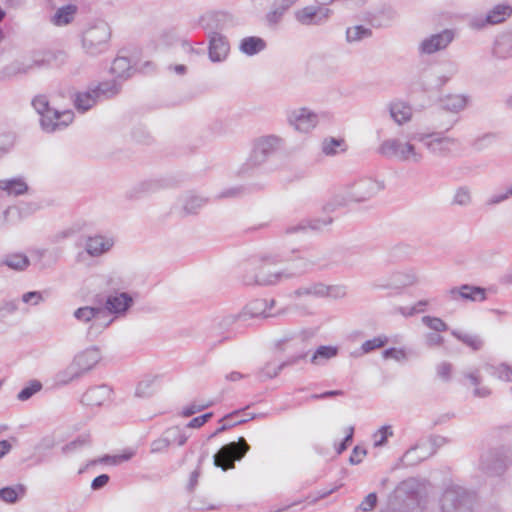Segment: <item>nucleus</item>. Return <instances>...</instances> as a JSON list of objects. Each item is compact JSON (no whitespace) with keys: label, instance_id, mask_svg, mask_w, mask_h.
Listing matches in <instances>:
<instances>
[{"label":"nucleus","instance_id":"1","mask_svg":"<svg viewBox=\"0 0 512 512\" xmlns=\"http://www.w3.org/2000/svg\"><path fill=\"white\" fill-rule=\"evenodd\" d=\"M273 305L274 300L268 301L266 299H255L245 306L239 317H270L271 314L268 313V310L271 309ZM237 319L238 316L235 315H227L214 319L207 331V346L210 349H214L225 341L232 339L230 328Z\"/></svg>","mask_w":512,"mask_h":512},{"label":"nucleus","instance_id":"2","mask_svg":"<svg viewBox=\"0 0 512 512\" xmlns=\"http://www.w3.org/2000/svg\"><path fill=\"white\" fill-rule=\"evenodd\" d=\"M264 262L276 264L279 262V259L271 255H262L259 258H252L250 262L245 265L241 276V281L244 285L270 286L279 283L283 279H290L298 275V273L288 270L264 274L262 272ZM300 273L301 272H299V274Z\"/></svg>","mask_w":512,"mask_h":512},{"label":"nucleus","instance_id":"3","mask_svg":"<svg viewBox=\"0 0 512 512\" xmlns=\"http://www.w3.org/2000/svg\"><path fill=\"white\" fill-rule=\"evenodd\" d=\"M32 106L40 115V125L43 131L53 133L65 129L74 119L70 110L58 111L50 107L45 95H37L32 100Z\"/></svg>","mask_w":512,"mask_h":512},{"label":"nucleus","instance_id":"4","mask_svg":"<svg viewBox=\"0 0 512 512\" xmlns=\"http://www.w3.org/2000/svg\"><path fill=\"white\" fill-rule=\"evenodd\" d=\"M73 316L78 322L87 325L86 338L89 341L95 340L114 321V317L106 315V310L102 306L79 307Z\"/></svg>","mask_w":512,"mask_h":512},{"label":"nucleus","instance_id":"5","mask_svg":"<svg viewBox=\"0 0 512 512\" xmlns=\"http://www.w3.org/2000/svg\"><path fill=\"white\" fill-rule=\"evenodd\" d=\"M473 493L458 484H448L439 499L440 512H473Z\"/></svg>","mask_w":512,"mask_h":512},{"label":"nucleus","instance_id":"6","mask_svg":"<svg viewBox=\"0 0 512 512\" xmlns=\"http://www.w3.org/2000/svg\"><path fill=\"white\" fill-rule=\"evenodd\" d=\"M512 466V450L505 446L485 451L479 461L480 470L491 477H501Z\"/></svg>","mask_w":512,"mask_h":512},{"label":"nucleus","instance_id":"7","mask_svg":"<svg viewBox=\"0 0 512 512\" xmlns=\"http://www.w3.org/2000/svg\"><path fill=\"white\" fill-rule=\"evenodd\" d=\"M384 186L372 179V178H361L353 183L347 184L341 195L342 200L338 201L340 205H345L349 202H363L381 191Z\"/></svg>","mask_w":512,"mask_h":512},{"label":"nucleus","instance_id":"8","mask_svg":"<svg viewBox=\"0 0 512 512\" xmlns=\"http://www.w3.org/2000/svg\"><path fill=\"white\" fill-rule=\"evenodd\" d=\"M378 154L385 158H397L399 161H413L419 163L423 155L416 151V148L410 142H401L397 138L384 140L377 149Z\"/></svg>","mask_w":512,"mask_h":512},{"label":"nucleus","instance_id":"9","mask_svg":"<svg viewBox=\"0 0 512 512\" xmlns=\"http://www.w3.org/2000/svg\"><path fill=\"white\" fill-rule=\"evenodd\" d=\"M280 144L281 139L274 135L256 140L247 161L243 165V170L247 171L264 164L279 149Z\"/></svg>","mask_w":512,"mask_h":512},{"label":"nucleus","instance_id":"10","mask_svg":"<svg viewBox=\"0 0 512 512\" xmlns=\"http://www.w3.org/2000/svg\"><path fill=\"white\" fill-rule=\"evenodd\" d=\"M250 446L244 437H240L238 441L230 442L220 448L214 455V465L220 467L223 471L233 469L235 461H240L249 451Z\"/></svg>","mask_w":512,"mask_h":512},{"label":"nucleus","instance_id":"11","mask_svg":"<svg viewBox=\"0 0 512 512\" xmlns=\"http://www.w3.org/2000/svg\"><path fill=\"white\" fill-rule=\"evenodd\" d=\"M512 15V6L508 4H498L486 14H468L465 20L468 28L472 30H481L488 25L500 24L506 21Z\"/></svg>","mask_w":512,"mask_h":512},{"label":"nucleus","instance_id":"12","mask_svg":"<svg viewBox=\"0 0 512 512\" xmlns=\"http://www.w3.org/2000/svg\"><path fill=\"white\" fill-rule=\"evenodd\" d=\"M395 19V12L391 7H382L373 11L362 13L361 21L363 24L355 25V32H371L372 29L389 28Z\"/></svg>","mask_w":512,"mask_h":512},{"label":"nucleus","instance_id":"13","mask_svg":"<svg viewBox=\"0 0 512 512\" xmlns=\"http://www.w3.org/2000/svg\"><path fill=\"white\" fill-rule=\"evenodd\" d=\"M50 62L49 58H35L33 60H15L5 65L0 70V80L9 81L16 77L26 75L35 68L46 66Z\"/></svg>","mask_w":512,"mask_h":512},{"label":"nucleus","instance_id":"14","mask_svg":"<svg viewBox=\"0 0 512 512\" xmlns=\"http://www.w3.org/2000/svg\"><path fill=\"white\" fill-rule=\"evenodd\" d=\"M287 120L297 131L308 133L318 123V116L305 107L293 109L287 112Z\"/></svg>","mask_w":512,"mask_h":512},{"label":"nucleus","instance_id":"15","mask_svg":"<svg viewBox=\"0 0 512 512\" xmlns=\"http://www.w3.org/2000/svg\"><path fill=\"white\" fill-rule=\"evenodd\" d=\"M414 139L423 143L425 147L434 155L446 156L455 141L449 137H443L439 133H421L414 136Z\"/></svg>","mask_w":512,"mask_h":512},{"label":"nucleus","instance_id":"16","mask_svg":"<svg viewBox=\"0 0 512 512\" xmlns=\"http://www.w3.org/2000/svg\"><path fill=\"white\" fill-rule=\"evenodd\" d=\"M235 23L234 17L227 12H208L199 20L200 28L208 32H217L225 29L233 28Z\"/></svg>","mask_w":512,"mask_h":512},{"label":"nucleus","instance_id":"17","mask_svg":"<svg viewBox=\"0 0 512 512\" xmlns=\"http://www.w3.org/2000/svg\"><path fill=\"white\" fill-rule=\"evenodd\" d=\"M331 13L326 6H307L295 11V18L304 25H320L327 21Z\"/></svg>","mask_w":512,"mask_h":512},{"label":"nucleus","instance_id":"18","mask_svg":"<svg viewBox=\"0 0 512 512\" xmlns=\"http://www.w3.org/2000/svg\"><path fill=\"white\" fill-rule=\"evenodd\" d=\"M110 34H82L81 44L86 54L97 56L109 48Z\"/></svg>","mask_w":512,"mask_h":512},{"label":"nucleus","instance_id":"19","mask_svg":"<svg viewBox=\"0 0 512 512\" xmlns=\"http://www.w3.org/2000/svg\"><path fill=\"white\" fill-rule=\"evenodd\" d=\"M453 300H466L473 302H483L486 300V290L482 287L464 284L460 287H453L448 291Z\"/></svg>","mask_w":512,"mask_h":512},{"label":"nucleus","instance_id":"20","mask_svg":"<svg viewBox=\"0 0 512 512\" xmlns=\"http://www.w3.org/2000/svg\"><path fill=\"white\" fill-rule=\"evenodd\" d=\"M101 359L102 354L97 346L89 347L76 354L73 358L84 375L94 369Z\"/></svg>","mask_w":512,"mask_h":512},{"label":"nucleus","instance_id":"21","mask_svg":"<svg viewBox=\"0 0 512 512\" xmlns=\"http://www.w3.org/2000/svg\"><path fill=\"white\" fill-rule=\"evenodd\" d=\"M455 34H431L425 38L419 46L422 54H433L445 49L453 40Z\"/></svg>","mask_w":512,"mask_h":512},{"label":"nucleus","instance_id":"22","mask_svg":"<svg viewBox=\"0 0 512 512\" xmlns=\"http://www.w3.org/2000/svg\"><path fill=\"white\" fill-rule=\"evenodd\" d=\"M91 87L94 91V97L98 102H102L117 96L122 90L123 83L117 79H112L93 84Z\"/></svg>","mask_w":512,"mask_h":512},{"label":"nucleus","instance_id":"23","mask_svg":"<svg viewBox=\"0 0 512 512\" xmlns=\"http://www.w3.org/2000/svg\"><path fill=\"white\" fill-rule=\"evenodd\" d=\"M112 389L103 384L90 387L82 396L81 402L87 406H101L110 399Z\"/></svg>","mask_w":512,"mask_h":512},{"label":"nucleus","instance_id":"24","mask_svg":"<svg viewBox=\"0 0 512 512\" xmlns=\"http://www.w3.org/2000/svg\"><path fill=\"white\" fill-rule=\"evenodd\" d=\"M230 50L227 38L223 34H213L209 41V58L212 62L226 59Z\"/></svg>","mask_w":512,"mask_h":512},{"label":"nucleus","instance_id":"25","mask_svg":"<svg viewBox=\"0 0 512 512\" xmlns=\"http://www.w3.org/2000/svg\"><path fill=\"white\" fill-rule=\"evenodd\" d=\"M106 310V315L111 317V314L123 313L128 309V293H114L110 294L105 301L103 307Z\"/></svg>","mask_w":512,"mask_h":512},{"label":"nucleus","instance_id":"26","mask_svg":"<svg viewBox=\"0 0 512 512\" xmlns=\"http://www.w3.org/2000/svg\"><path fill=\"white\" fill-rule=\"evenodd\" d=\"M492 54L498 59L512 57V34H497L493 41Z\"/></svg>","mask_w":512,"mask_h":512},{"label":"nucleus","instance_id":"27","mask_svg":"<svg viewBox=\"0 0 512 512\" xmlns=\"http://www.w3.org/2000/svg\"><path fill=\"white\" fill-rule=\"evenodd\" d=\"M29 187L23 177H15L0 180V190L8 196H21L28 191Z\"/></svg>","mask_w":512,"mask_h":512},{"label":"nucleus","instance_id":"28","mask_svg":"<svg viewBox=\"0 0 512 512\" xmlns=\"http://www.w3.org/2000/svg\"><path fill=\"white\" fill-rule=\"evenodd\" d=\"M128 51L122 49L119 51L118 56L113 60L112 65L110 67V73L115 76L114 79L119 81H124L127 79L128 75Z\"/></svg>","mask_w":512,"mask_h":512},{"label":"nucleus","instance_id":"29","mask_svg":"<svg viewBox=\"0 0 512 512\" xmlns=\"http://www.w3.org/2000/svg\"><path fill=\"white\" fill-rule=\"evenodd\" d=\"M112 245L113 243L109 239L103 236H94L87 239L85 249L89 255L95 257L107 252Z\"/></svg>","mask_w":512,"mask_h":512},{"label":"nucleus","instance_id":"30","mask_svg":"<svg viewBox=\"0 0 512 512\" xmlns=\"http://www.w3.org/2000/svg\"><path fill=\"white\" fill-rule=\"evenodd\" d=\"M30 265L29 258L22 253H12L5 255L0 260V266H7L16 271H24Z\"/></svg>","mask_w":512,"mask_h":512},{"label":"nucleus","instance_id":"31","mask_svg":"<svg viewBox=\"0 0 512 512\" xmlns=\"http://www.w3.org/2000/svg\"><path fill=\"white\" fill-rule=\"evenodd\" d=\"M157 377L146 375L136 385L135 397L148 398L157 390Z\"/></svg>","mask_w":512,"mask_h":512},{"label":"nucleus","instance_id":"32","mask_svg":"<svg viewBox=\"0 0 512 512\" xmlns=\"http://www.w3.org/2000/svg\"><path fill=\"white\" fill-rule=\"evenodd\" d=\"M83 376L84 374L80 368L77 366L75 361L72 360L67 367L57 373L56 380L60 385H67L74 380L80 379Z\"/></svg>","mask_w":512,"mask_h":512},{"label":"nucleus","instance_id":"33","mask_svg":"<svg viewBox=\"0 0 512 512\" xmlns=\"http://www.w3.org/2000/svg\"><path fill=\"white\" fill-rule=\"evenodd\" d=\"M98 103L94 91L90 86L87 91L78 92L74 97V106L80 112H86Z\"/></svg>","mask_w":512,"mask_h":512},{"label":"nucleus","instance_id":"34","mask_svg":"<svg viewBox=\"0 0 512 512\" xmlns=\"http://www.w3.org/2000/svg\"><path fill=\"white\" fill-rule=\"evenodd\" d=\"M390 115L396 123L403 124L411 119L412 108L405 102H394L390 105Z\"/></svg>","mask_w":512,"mask_h":512},{"label":"nucleus","instance_id":"35","mask_svg":"<svg viewBox=\"0 0 512 512\" xmlns=\"http://www.w3.org/2000/svg\"><path fill=\"white\" fill-rule=\"evenodd\" d=\"M332 222L331 217H326L324 219H306L302 220L298 225L296 226H289L286 228V233H296L299 231L306 230L307 228H310L312 230H319L322 227L329 225Z\"/></svg>","mask_w":512,"mask_h":512},{"label":"nucleus","instance_id":"36","mask_svg":"<svg viewBox=\"0 0 512 512\" xmlns=\"http://www.w3.org/2000/svg\"><path fill=\"white\" fill-rule=\"evenodd\" d=\"M321 149L326 156H335L347 150V144L342 138L328 137L322 141Z\"/></svg>","mask_w":512,"mask_h":512},{"label":"nucleus","instance_id":"37","mask_svg":"<svg viewBox=\"0 0 512 512\" xmlns=\"http://www.w3.org/2000/svg\"><path fill=\"white\" fill-rule=\"evenodd\" d=\"M265 47L266 42L262 38L255 36L245 37L240 43V50L249 56L263 51Z\"/></svg>","mask_w":512,"mask_h":512},{"label":"nucleus","instance_id":"38","mask_svg":"<svg viewBox=\"0 0 512 512\" xmlns=\"http://www.w3.org/2000/svg\"><path fill=\"white\" fill-rule=\"evenodd\" d=\"M440 104L444 110L457 113L465 108L467 97L464 95H447L440 100Z\"/></svg>","mask_w":512,"mask_h":512},{"label":"nucleus","instance_id":"39","mask_svg":"<svg viewBox=\"0 0 512 512\" xmlns=\"http://www.w3.org/2000/svg\"><path fill=\"white\" fill-rule=\"evenodd\" d=\"M451 334L464 345L471 348L473 351H479L484 346V341L477 334L463 333L455 329L451 331Z\"/></svg>","mask_w":512,"mask_h":512},{"label":"nucleus","instance_id":"40","mask_svg":"<svg viewBox=\"0 0 512 512\" xmlns=\"http://www.w3.org/2000/svg\"><path fill=\"white\" fill-rule=\"evenodd\" d=\"M25 491V487L21 484L1 488L0 500L8 504H14L25 495Z\"/></svg>","mask_w":512,"mask_h":512},{"label":"nucleus","instance_id":"41","mask_svg":"<svg viewBox=\"0 0 512 512\" xmlns=\"http://www.w3.org/2000/svg\"><path fill=\"white\" fill-rule=\"evenodd\" d=\"M305 357H306V353H301V354H299L297 356H292L291 358H289L286 361L280 363L276 368H273V369H271L270 365H267L262 370V374L266 378H270V379L274 378V377H276L281 372V370L284 367L296 364L299 360L304 359Z\"/></svg>","mask_w":512,"mask_h":512},{"label":"nucleus","instance_id":"42","mask_svg":"<svg viewBox=\"0 0 512 512\" xmlns=\"http://www.w3.org/2000/svg\"><path fill=\"white\" fill-rule=\"evenodd\" d=\"M338 353V349L337 347H334V346H326V345H322V346H319L316 351L314 352V354L312 355L311 357V362L313 364H320L322 360H329L333 357H335Z\"/></svg>","mask_w":512,"mask_h":512},{"label":"nucleus","instance_id":"43","mask_svg":"<svg viewBox=\"0 0 512 512\" xmlns=\"http://www.w3.org/2000/svg\"><path fill=\"white\" fill-rule=\"evenodd\" d=\"M327 288L323 283H313L308 287H300L295 290V295L297 297L312 295L315 297H325L327 296Z\"/></svg>","mask_w":512,"mask_h":512},{"label":"nucleus","instance_id":"44","mask_svg":"<svg viewBox=\"0 0 512 512\" xmlns=\"http://www.w3.org/2000/svg\"><path fill=\"white\" fill-rule=\"evenodd\" d=\"M128 459V454L124 453L121 455H105L103 457H100L98 459H94L89 461L86 466L82 469H80L79 473H83L86 469H88L90 466L96 465V464H112L116 465L118 463H121L123 461H126Z\"/></svg>","mask_w":512,"mask_h":512},{"label":"nucleus","instance_id":"45","mask_svg":"<svg viewBox=\"0 0 512 512\" xmlns=\"http://www.w3.org/2000/svg\"><path fill=\"white\" fill-rule=\"evenodd\" d=\"M76 11L77 7L72 4L59 8L54 16L55 23L58 25L70 23Z\"/></svg>","mask_w":512,"mask_h":512},{"label":"nucleus","instance_id":"46","mask_svg":"<svg viewBox=\"0 0 512 512\" xmlns=\"http://www.w3.org/2000/svg\"><path fill=\"white\" fill-rule=\"evenodd\" d=\"M42 383L39 380H31L28 385L23 387L17 394V399L21 402L29 400L32 396L42 390Z\"/></svg>","mask_w":512,"mask_h":512},{"label":"nucleus","instance_id":"47","mask_svg":"<svg viewBox=\"0 0 512 512\" xmlns=\"http://www.w3.org/2000/svg\"><path fill=\"white\" fill-rule=\"evenodd\" d=\"M90 444L89 435L83 434L62 447L63 454H71Z\"/></svg>","mask_w":512,"mask_h":512},{"label":"nucleus","instance_id":"48","mask_svg":"<svg viewBox=\"0 0 512 512\" xmlns=\"http://www.w3.org/2000/svg\"><path fill=\"white\" fill-rule=\"evenodd\" d=\"M207 202V199L196 196L189 195L184 203L183 209L186 214H196L199 209H201Z\"/></svg>","mask_w":512,"mask_h":512},{"label":"nucleus","instance_id":"49","mask_svg":"<svg viewBox=\"0 0 512 512\" xmlns=\"http://www.w3.org/2000/svg\"><path fill=\"white\" fill-rule=\"evenodd\" d=\"M422 323L435 332H444L448 330V325L439 317L424 316Z\"/></svg>","mask_w":512,"mask_h":512},{"label":"nucleus","instance_id":"50","mask_svg":"<svg viewBox=\"0 0 512 512\" xmlns=\"http://www.w3.org/2000/svg\"><path fill=\"white\" fill-rule=\"evenodd\" d=\"M388 342L387 336H377L373 339L366 340L361 345L362 353L367 354L371 351L383 347Z\"/></svg>","mask_w":512,"mask_h":512},{"label":"nucleus","instance_id":"51","mask_svg":"<svg viewBox=\"0 0 512 512\" xmlns=\"http://www.w3.org/2000/svg\"><path fill=\"white\" fill-rule=\"evenodd\" d=\"M391 436H393V430L390 425H384V426L380 427L373 434L374 446L375 447L383 446L386 443L388 437H391Z\"/></svg>","mask_w":512,"mask_h":512},{"label":"nucleus","instance_id":"52","mask_svg":"<svg viewBox=\"0 0 512 512\" xmlns=\"http://www.w3.org/2000/svg\"><path fill=\"white\" fill-rule=\"evenodd\" d=\"M166 435H168V438L171 440V443H177L179 446L184 445L188 440V436L179 427L169 428L166 431Z\"/></svg>","mask_w":512,"mask_h":512},{"label":"nucleus","instance_id":"53","mask_svg":"<svg viewBox=\"0 0 512 512\" xmlns=\"http://www.w3.org/2000/svg\"><path fill=\"white\" fill-rule=\"evenodd\" d=\"M155 67L151 61L145 60L144 62L134 61L130 58V72H139L143 74H150L154 71Z\"/></svg>","mask_w":512,"mask_h":512},{"label":"nucleus","instance_id":"54","mask_svg":"<svg viewBox=\"0 0 512 512\" xmlns=\"http://www.w3.org/2000/svg\"><path fill=\"white\" fill-rule=\"evenodd\" d=\"M285 12V10L280 9V7L273 4V9L266 15V21L269 27L273 28L276 24H278L281 21Z\"/></svg>","mask_w":512,"mask_h":512},{"label":"nucleus","instance_id":"55","mask_svg":"<svg viewBox=\"0 0 512 512\" xmlns=\"http://www.w3.org/2000/svg\"><path fill=\"white\" fill-rule=\"evenodd\" d=\"M242 412V410H235L227 415H225L223 418L220 419V423H222V425L220 427H218L214 433H212L210 435V438H213L215 437L216 435L228 430L231 428V424H230V420L233 419L235 416L239 415L240 413Z\"/></svg>","mask_w":512,"mask_h":512},{"label":"nucleus","instance_id":"56","mask_svg":"<svg viewBox=\"0 0 512 512\" xmlns=\"http://www.w3.org/2000/svg\"><path fill=\"white\" fill-rule=\"evenodd\" d=\"M470 201L471 196L469 190L466 187L458 188L453 198V204L466 206Z\"/></svg>","mask_w":512,"mask_h":512},{"label":"nucleus","instance_id":"57","mask_svg":"<svg viewBox=\"0 0 512 512\" xmlns=\"http://www.w3.org/2000/svg\"><path fill=\"white\" fill-rule=\"evenodd\" d=\"M396 282L401 286H410L417 282V277L414 273L408 272V273H402L397 272L395 274Z\"/></svg>","mask_w":512,"mask_h":512},{"label":"nucleus","instance_id":"58","mask_svg":"<svg viewBox=\"0 0 512 512\" xmlns=\"http://www.w3.org/2000/svg\"><path fill=\"white\" fill-rule=\"evenodd\" d=\"M382 356L384 359L392 358V359H395L396 361L405 360L407 357L404 349H401V348L398 349V348H394V347L384 350V352L382 353Z\"/></svg>","mask_w":512,"mask_h":512},{"label":"nucleus","instance_id":"59","mask_svg":"<svg viewBox=\"0 0 512 512\" xmlns=\"http://www.w3.org/2000/svg\"><path fill=\"white\" fill-rule=\"evenodd\" d=\"M15 135L12 132H4L0 134V148L4 152H8L14 145Z\"/></svg>","mask_w":512,"mask_h":512},{"label":"nucleus","instance_id":"60","mask_svg":"<svg viewBox=\"0 0 512 512\" xmlns=\"http://www.w3.org/2000/svg\"><path fill=\"white\" fill-rule=\"evenodd\" d=\"M213 405V402H207V403H204V404H195V403H192L186 407L183 408L182 410V415L184 417H190L192 415H194L195 413L197 412H200L210 406Z\"/></svg>","mask_w":512,"mask_h":512},{"label":"nucleus","instance_id":"61","mask_svg":"<svg viewBox=\"0 0 512 512\" xmlns=\"http://www.w3.org/2000/svg\"><path fill=\"white\" fill-rule=\"evenodd\" d=\"M18 309L17 303L15 300L5 301L0 304V320H3L8 315L15 313Z\"/></svg>","mask_w":512,"mask_h":512},{"label":"nucleus","instance_id":"62","mask_svg":"<svg viewBox=\"0 0 512 512\" xmlns=\"http://www.w3.org/2000/svg\"><path fill=\"white\" fill-rule=\"evenodd\" d=\"M377 504V495L376 493L372 492L369 493L364 500L359 505V509L363 512H370L372 511Z\"/></svg>","mask_w":512,"mask_h":512},{"label":"nucleus","instance_id":"63","mask_svg":"<svg viewBox=\"0 0 512 512\" xmlns=\"http://www.w3.org/2000/svg\"><path fill=\"white\" fill-rule=\"evenodd\" d=\"M22 301L35 306L44 301V297L39 291H30L22 295Z\"/></svg>","mask_w":512,"mask_h":512},{"label":"nucleus","instance_id":"64","mask_svg":"<svg viewBox=\"0 0 512 512\" xmlns=\"http://www.w3.org/2000/svg\"><path fill=\"white\" fill-rule=\"evenodd\" d=\"M213 417V412H207L203 415L197 416L190 420L186 427L187 428H200L202 427L206 422H208Z\"/></svg>","mask_w":512,"mask_h":512}]
</instances>
